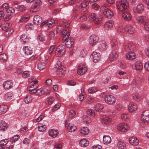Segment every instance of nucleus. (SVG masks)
<instances>
[{
  "instance_id": "f257e3e1",
  "label": "nucleus",
  "mask_w": 149,
  "mask_h": 149,
  "mask_svg": "<svg viewBox=\"0 0 149 149\" xmlns=\"http://www.w3.org/2000/svg\"><path fill=\"white\" fill-rule=\"evenodd\" d=\"M55 68L57 70V74H65L67 73L66 68L62 64L60 61L57 62L55 65Z\"/></svg>"
},
{
  "instance_id": "f03ea898",
  "label": "nucleus",
  "mask_w": 149,
  "mask_h": 149,
  "mask_svg": "<svg viewBox=\"0 0 149 149\" xmlns=\"http://www.w3.org/2000/svg\"><path fill=\"white\" fill-rule=\"evenodd\" d=\"M116 5L119 10L123 11L128 8L129 4L127 0H121L120 2L116 3Z\"/></svg>"
},
{
  "instance_id": "7ed1b4c3",
  "label": "nucleus",
  "mask_w": 149,
  "mask_h": 149,
  "mask_svg": "<svg viewBox=\"0 0 149 149\" xmlns=\"http://www.w3.org/2000/svg\"><path fill=\"white\" fill-rule=\"evenodd\" d=\"M65 51V46L64 45H59L56 49L55 55L57 57H60L64 54Z\"/></svg>"
},
{
  "instance_id": "20e7f679",
  "label": "nucleus",
  "mask_w": 149,
  "mask_h": 149,
  "mask_svg": "<svg viewBox=\"0 0 149 149\" xmlns=\"http://www.w3.org/2000/svg\"><path fill=\"white\" fill-rule=\"evenodd\" d=\"M63 38L62 41L64 42L65 41V47L68 48H70L72 47L74 43V38L72 37H70L69 38Z\"/></svg>"
},
{
  "instance_id": "39448f33",
  "label": "nucleus",
  "mask_w": 149,
  "mask_h": 149,
  "mask_svg": "<svg viewBox=\"0 0 149 149\" xmlns=\"http://www.w3.org/2000/svg\"><path fill=\"white\" fill-rule=\"evenodd\" d=\"M101 9L105 17L110 18L113 16V13L112 11L106 7L102 6L101 7Z\"/></svg>"
},
{
  "instance_id": "423d86ee",
  "label": "nucleus",
  "mask_w": 149,
  "mask_h": 149,
  "mask_svg": "<svg viewBox=\"0 0 149 149\" xmlns=\"http://www.w3.org/2000/svg\"><path fill=\"white\" fill-rule=\"evenodd\" d=\"M65 125L69 132H74L76 129V127L73 124H71L68 120H66L65 122Z\"/></svg>"
},
{
  "instance_id": "0eeeda50",
  "label": "nucleus",
  "mask_w": 149,
  "mask_h": 149,
  "mask_svg": "<svg viewBox=\"0 0 149 149\" xmlns=\"http://www.w3.org/2000/svg\"><path fill=\"white\" fill-rule=\"evenodd\" d=\"M117 128L122 132H126L129 129V127L127 124L121 123L117 125Z\"/></svg>"
},
{
  "instance_id": "6e6552de",
  "label": "nucleus",
  "mask_w": 149,
  "mask_h": 149,
  "mask_svg": "<svg viewBox=\"0 0 149 149\" xmlns=\"http://www.w3.org/2000/svg\"><path fill=\"white\" fill-rule=\"evenodd\" d=\"M141 119L142 121L144 123L148 122L149 121V110L145 111L141 116Z\"/></svg>"
},
{
  "instance_id": "1a4fd4ad",
  "label": "nucleus",
  "mask_w": 149,
  "mask_h": 149,
  "mask_svg": "<svg viewBox=\"0 0 149 149\" xmlns=\"http://www.w3.org/2000/svg\"><path fill=\"white\" fill-rule=\"evenodd\" d=\"M104 100L107 103L109 104H112L114 103L115 99L113 96L110 95H108L105 97Z\"/></svg>"
},
{
  "instance_id": "9d476101",
  "label": "nucleus",
  "mask_w": 149,
  "mask_h": 149,
  "mask_svg": "<svg viewBox=\"0 0 149 149\" xmlns=\"http://www.w3.org/2000/svg\"><path fill=\"white\" fill-rule=\"evenodd\" d=\"M91 56L92 58L93 61L95 63L99 61L101 58L100 54L96 52H93L92 53Z\"/></svg>"
},
{
  "instance_id": "9b49d317",
  "label": "nucleus",
  "mask_w": 149,
  "mask_h": 149,
  "mask_svg": "<svg viewBox=\"0 0 149 149\" xmlns=\"http://www.w3.org/2000/svg\"><path fill=\"white\" fill-rule=\"evenodd\" d=\"M99 40L98 37L95 35H92L90 36L89 39V43L91 45H94L97 43Z\"/></svg>"
},
{
  "instance_id": "f8f14e48",
  "label": "nucleus",
  "mask_w": 149,
  "mask_h": 149,
  "mask_svg": "<svg viewBox=\"0 0 149 149\" xmlns=\"http://www.w3.org/2000/svg\"><path fill=\"white\" fill-rule=\"evenodd\" d=\"M118 52L115 50L112 51L110 54L109 59L111 61H112L116 59L118 56Z\"/></svg>"
},
{
  "instance_id": "ddd939ff",
  "label": "nucleus",
  "mask_w": 149,
  "mask_h": 149,
  "mask_svg": "<svg viewBox=\"0 0 149 149\" xmlns=\"http://www.w3.org/2000/svg\"><path fill=\"white\" fill-rule=\"evenodd\" d=\"M87 68L84 66V65H79L77 70L78 74H85L87 71Z\"/></svg>"
},
{
  "instance_id": "4468645a",
  "label": "nucleus",
  "mask_w": 149,
  "mask_h": 149,
  "mask_svg": "<svg viewBox=\"0 0 149 149\" xmlns=\"http://www.w3.org/2000/svg\"><path fill=\"white\" fill-rule=\"evenodd\" d=\"M13 84L12 81L7 80L3 83V85L5 89H8L12 88Z\"/></svg>"
},
{
  "instance_id": "2eb2a0df",
  "label": "nucleus",
  "mask_w": 149,
  "mask_h": 149,
  "mask_svg": "<svg viewBox=\"0 0 149 149\" xmlns=\"http://www.w3.org/2000/svg\"><path fill=\"white\" fill-rule=\"evenodd\" d=\"M42 18L38 15H36L34 16L33 20V22L35 24L38 25L42 23Z\"/></svg>"
},
{
  "instance_id": "dca6fc26",
  "label": "nucleus",
  "mask_w": 149,
  "mask_h": 149,
  "mask_svg": "<svg viewBox=\"0 0 149 149\" xmlns=\"http://www.w3.org/2000/svg\"><path fill=\"white\" fill-rule=\"evenodd\" d=\"M129 142L132 145L134 146L137 145L139 144V141L135 137H131L129 139Z\"/></svg>"
},
{
  "instance_id": "f3484780",
  "label": "nucleus",
  "mask_w": 149,
  "mask_h": 149,
  "mask_svg": "<svg viewBox=\"0 0 149 149\" xmlns=\"http://www.w3.org/2000/svg\"><path fill=\"white\" fill-rule=\"evenodd\" d=\"M144 9V7L141 4H138L136 8H133V11L134 13L137 12L138 13L142 12Z\"/></svg>"
},
{
  "instance_id": "a211bd4d",
  "label": "nucleus",
  "mask_w": 149,
  "mask_h": 149,
  "mask_svg": "<svg viewBox=\"0 0 149 149\" xmlns=\"http://www.w3.org/2000/svg\"><path fill=\"white\" fill-rule=\"evenodd\" d=\"M137 105L133 103L129 104L128 106V110L130 112H132L135 111L137 108Z\"/></svg>"
},
{
  "instance_id": "6ab92c4d",
  "label": "nucleus",
  "mask_w": 149,
  "mask_h": 149,
  "mask_svg": "<svg viewBox=\"0 0 149 149\" xmlns=\"http://www.w3.org/2000/svg\"><path fill=\"white\" fill-rule=\"evenodd\" d=\"M135 58V55L134 52L132 51L129 52L126 55V58L129 60H132Z\"/></svg>"
},
{
  "instance_id": "aec40b11",
  "label": "nucleus",
  "mask_w": 149,
  "mask_h": 149,
  "mask_svg": "<svg viewBox=\"0 0 149 149\" xmlns=\"http://www.w3.org/2000/svg\"><path fill=\"white\" fill-rule=\"evenodd\" d=\"M123 17L126 21H129L131 18V15L130 14L127 13H123L122 14Z\"/></svg>"
},
{
  "instance_id": "412c9836",
  "label": "nucleus",
  "mask_w": 149,
  "mask_h": 149,
  "mask_svg": "<svg viewBox=\"0 0 149 149\" xmlns=\"http://www.w3.org/2000/svg\"><path fill=\"white\" fill-rule=\"evenodd\" d=\"M135 67L137 70L140 71L143 68V65L141 62L138 61L135 63Z\"/></svg>"
},
{
  "instance_id": "4be33fe9",
  "label": "nucleus",
  "mask_w": 149,
  "mask_h": 149,
  "mask_svg": "<svg viewBox=\"0 0 149 149\" xmlns=\"http://www.w3.org/2000/svg\"><path fill=\"white\" fill-rule=\"evenodd\" d=\"M58 133V130H56L54 129H51L49 132V134L51 136L54 138L57 136Z\"/></svg>"
},
{
  "instance_id": "5701e85b",
  "label": "nucleus",
  "mask_w": 149,
  "mask_h": 149,
  "mask_svg": "<svg viewBox=\"0 0 149 149\" xmlns=\"http://www.w3.org/2000/svg\"><path fill=\"white\" fill-rule=\"evenodd\" d=\"M111 142V139L109 136L104 135L103 137V143L106 144H108Z\"/></svg>"
},
{
  "instance_id": "b1692460",
  "label": "nucleus",
  "mask_w": 149,
  "mask_h": 149,
  "mask_svg": "<svg viewBox=\"0 0 149 149\" xmlns=\"http://www.w3.org/2000/svg\"><path fill=\"white\" fill-rule=\"evenodd\" d=\"M8 127V125L4 121H0V130L4 131Z\"/></svg>"
},
{
  "instance_id": "393cba45",
  "label": "nucleus",
  "mask_w": 149,
  "mask_h": 149,
  "mask_svg": "<svg viewBox=\"0 0 149 149\" xmlns=\"http://www.w3.org/2000/svg\"><path fill=\"white\" fill-rule=\"evenodd\" d=\"M80 133L83 135H87L89 132V130L87 127H84L80 130Z\"/></svg>"
},
{
  "instance_id": "a878e982",
  "label": "nucleus",
  "mask_w": 149,
  "mask_h": 149,
  "mask_svg": "<svg viewBox=\"0 0 149 149\" xmlns=\"http://www.w3.org/2000/svg\"><path fill=\"white\" fill-rule=\"evenodd\" d=\"M89 144V141L86 139H83L81 140L79 144L81 147H86L88 146Z\"/></svg>"
},
{
  "instance_id": "bb28decb",
  "label": "nucleus",
  "mask_w": 149,
  "mask_h": 149,
  "mask_svg": "<svg viewBox=\"0 0 149 149\" xmlns=\"http://www.w3.org/2000/svg\"><path fill=\"white\" fill-rule=\"evenodd\" d=\"M23 50L25 54L31 55L32 53V51L31 48L28 46H26L23 48Z\"/></svg>"
},
{
  "instance_id": "cd10ccee",
  "label": "nucleus",
  "mask_w": 149,
  "mask_h": 149,
  "mask_svg": "<svg viewBox=\"0 0 149 149\" xmlns=\"http://www.w3.org/2000/svg\"><path fill=\"white\" fill-rule=\"evenodd\" d=\"M125 30L127 31V32L129 34H132L134 33V29L131 26L127 25L126 26Z\"/></svg>"
},
{
  "instance_id": "c85d7f7f",
  "label": "nucleus",
  "mask_w": 149,
  "mask_h": 149,
  "mask_svg": "<svg viewBox=\"0 0 149 149\" xmlns=\"http://www.w3.org/2000/svg\"><path fill=\"white\" fill-rule=\"evenodd\" d=\"M103 107L102 104L97 103L96 104L94 107V110L96 111H101L103 109Z\"/></svg>"
},
{
  "instance_id": "c756f323",
  "label": "nucleus",
  "mask_w": 149,
  "mask_h": 149,
  "mask_svg": "<svg viewBox=\"0 0 149 149\" xmlns=\"http://www.w3.org/2000/svg\"><path fill=\"white\" fill-rule=\"evenodd\" d=\"M8 106L7 105L0 106V115L5 113L8 110Z\"/></svg>"
},
{
  "instance_id": "7c9ffc66",
  "label": "nucleus",
  "mask_w": 149,
  "mask_h": 149,
  "mask_svg": "<svg viewBox=\"0 0 149 149\" xmlns=\"http://www.w3.org/2000/svg\"><path fill=\"white\" fill-rule=\"evenodd\" d=\"M47 126L39 123L38 125V131L41 132H44L46 131L47 129Z\"/></svg>"
},
{
  "instance_id": "2f4dec72",
  "label": "nucleus",
  "mask_w": 149,
  "mask_h": 149,
  "mask_svg": "<svg viewBox=\"0 0 149 149\" xmlns=\"http://www.w3.org/2000/svg\"><path fill=\"white\" fill-rule=\"evenodd\" d=\"M102 122L105 124H108L111 122L110 118L108 117L104 116L102 118Z\"/></svg>"
},
{
  "instance_id": "473e14b6",
  "label": "nucleus",
  "mask_w": 149,
  "mask_h": 149,
  "mask_svg": "<svg viewBox=\"0 0 149 149\" xmlns=\"http://www.w3.org/2000/svg\"><path fill=\"white\" fill-rule=\"evenodd\" d=\"M99 48L102 50H105L106 47H107L106 42L104 41H102L100 42L99 45Z\"/></svg>"
},
{
  "instance_id": "72a5a7b5",
  "label": "nucleus",
  "mask_w": 149,
  "mask_h": 149,
  "mask_svg": "<svg viewBox=\"0 0 149 149\" xmlns=\"http://www.w3.org/2000/svg\"><path fill=\"white\" fill-rule=\"evenodd\" d=\"M124 49L125 51L126 52H129L132 51L133 50V48H132V46L130 44H127L125 46Z\"/></svg>"
},
{
  "instance_id": "f704fd0d",
  "label": "nucleus",
  "mask_w": 149,
  "mask_h": 149,
  "mask_svg": "<svg viewBox=\"0 0 149 149\" xmlns=\"http://www.w3.org/2000/svg\"><path fill=\"white\" fill-rule=\"evenodd\" d=\"M117 146L119 149H125L126 148V145L125 143L119 141L118 143Z\"/></svg>"
},
{
  "instance_id": "c9c22d12",
  "label": "nucleus",
  "mask_w": 149,
  "mask_h": 149,
  "mask_svg": "<svg viewBox=\"0 0 149 149\" xmlns=\"http://www.w3.org/2000/svg\"><path fill=\"white\" fill-rule=\"evenodd\" d=\"M54 100V97L51 96L47 98L46 103L47 104L50 105L53 103Z\"/></svg>"
},
{
  "instance_id": "e433bc0d",
  "label": "nucleus",
  "mask_w": 149,
  "mask_h": 149,
  "mask_svg": "<svg viewBox=\"0 0 149 149\" xmlns=\"http://www.w3.org/2000/svg\"><path fill=\"white\" fill-rule=\"evenodd\" d=\"M39 7L38 5L34 4L30 8V11L32 12H36L39 10Z\"/></svg>"
},
{
  "instance_id": "4c0bfd02",
  "label": "nucleus",
  "mask_w": 149,
  "mask_h": 149,
  "mask_svg": "<svg viewBox=\"0 0 149 149\" xmlns=\"http://www.w3.org/2000/svg\"><path fill=\"white\" fill-rule=\"evenodd\" d=\"M37 68L40 70H42L46 67V64L43 62H41L37 65Z\"/></svg>"
},
{
  "instance_id": "58836bf2",
  "label": "nucleus",
  "mask_w": 149,
  "mask_h": 149,
  "mask_svg": "<svg viewBox=\"0 0 149 149\" xmlns=\"http://www.w3.org/2000/svg\"><path fill=\"white\" fill-rule=\"evenodd\" d=\"M32 100L31 96L30 95H27L24 99V101L26 104H28Z\"/></svg>"
},
{
  "instance_id": "ea45409f",
  "label": "nucleus",
  "mask_w": 149,
  "mask_h": 149,
  "mask_svg": "<svg viewBox=\"0 0 149 149\" xmlns=\"http://www.w3.org/2000/svg\"><path fill=\"white\" fill-rule=\"evenodd\" d=\"M102 18L100 17H98L96 16L95 19L94 20V23L96 24H99L102 22Z\"/></svg>"
},
{
  "instance_id": "a19ab883",
  "label": "nucleus",
  "mask_w": 149,
  "mask_h": 149,
  "mask_svg": "<svg viewBox=\"0 0 149 149\" xmlns=\"http://www.w3.org/2000/svg\"><path fill=\"white\" fill-rule=\"evenodd\" d=\"M13 96V94L9 93L6 95L5 98L7 101H9L12 99Z\"/></svg>"
},
{
  "instance_id": "79ce46f5",
  "label": "nucleus",
  "mask_w": 149,
  "mask_h": 149,
  "mask_svg": "<svg viewBox=\"0 0 149 149\" xmlns=\"http://www.w3.org/2000/svg\"><path fill=\"white\" fill-rule=\"evenodd\" d=\"M111 44L114 48H117L118 47V43L116 39H113L111 40Z\"/></svg>"
},
{
  "instance_id": "37998d69",
  "label": "nucleus",
  "mask_w": 149,
  "mask_h": 149,
  "mask_svg": "<svg viewBox=\"0 0 149 149\" xmlns=\"http://www.w3.org/2000/svg\"><path fill=\"white\" fill-rule=\"evenodd\" d=\"M20 39L21 41L23 42L24 43H25L28 40V38H27V36L25 34L22 35L21 36Z\"/></svg>"
},
{
  "instance_id": "c03bdc74",
  "label": "nucleus",
  "mask_w": 149,
  "mask_h": 149,
  "mask_svg": "<svg viewBox=\"0 0 149 149\" xmlns=\"http://www.w3.org/2000/svg\"><path fill=\"white\" fill-rule=\"evenodd\" d=\"M6 12L7 14L12 15V14H14L15 10L13 8L10 7L8 8L7 10H6Z\"/></svg>"
},
{
  "instance_id": "a18cd8bd",
  "label": "nucleus",
  "mask_w": 149,
  "mask_h": 149,
  "mask_svg": "<svg viewBox=\"0 0 149 149\" xmlns=\"http://www.w3.org/2000/svg\"><path fill=\"white\" fill-rule=\"evenodd\" d=\"M7 59V56L6 54H2L0 55V60L4 62Z\"/></svg>"
},
{
  "instance_id": "49530a36",
  "label": "nucleus",
  "mask_w": 149,
  "mask_h": 149,
  "mask_svg": "<svg viewBox=\"0 0 149 149\" xmlns=\"http://www.w3.org/2000/svg\"><path fill=\"white\" fill-rule=\"evenodd\" d=\"M125 31V29L124 28L123 26L119 27L117 29V31L118 33L122 35L124 33Z\"/></svg>"
},
{
  "instance_id": "de8ad7c7",
  "label": "nucleus",
  "mask_w": 149,
  "mask_h": 149,
  "mask_svg": "<svg viewBox=\"0 0 149 149\" xmlns=\"http://www.w3.org/2000/svg\"><path fill=\"white\" fill-rule=\"evenodd\" d=\"M133 99L137 101H139L140 100V95L137 93H135L132 95Z\"/></svg>"
},
{
  "instance_id": "09e8293b",
  "label": "nucleus",
  "mask_w": 149,
  "mask_h": 149,
  "mask_svg": "<svg viewBox=\"0 0 149 149\" xmlns=\"http://www.w3.org/2000/svg\"><path fill=\"white\" fill-rule=\"evenodd\" d=\"M44 93V91L43 88H41L38 90L36 89V95L38 96H41Z\"/></svg>"
},
{
  "instance_id": "8fccbe9b",
  "label": "nucleus",
  "mask_w": 149,
  "mask_h": 149,
  "mask_svg": "<svg viewBox=\"0 0 149 149\" xmlns=\"http://www.w3.org/2000/svg\"><path fill=\"white\" fill-rule=\"evenodd\" d=\"M96 16V15L94 13H91L88 16V19L89 21L93 20L94 21V20L95 19V18Z\"/></svg>"
},
{
  "instance_id": "3c124183",
  "label": "nucleus",
  "mask_w": 149,
  "mask_h": 149,
  "mask_svg": "<svg viewBox=\"0 0 149 149\" xmlns=\"http://www.w3.org/2000/svg\"><path fill=\"white\" fill-rule=\"evenodd\" d=\"M144 17L143 16L138 17L136 18V20L138 22L141 23L143 22L144 24L146 22L144 19Z\"/></svg>"
},
{
  "instance_id": "603ef678",
  "label": "nucleus",
  "mask_w": 149,
  "mask_h": 149,
  "mask_svg": "<svg viewBox=\"0 0 149 149\" xmlns=\"http://www.w3.org/2000/svg\"><path fill=\"white\" fill-rule=\"evenodd\" d=\"M19 138V135H16L13 136L12 138L10 140L11 142H15L17 141L18 139Z\"/></svg>"
},
{
  "instance_id": "864d4df0",
  "label": "nucleus",
  "mask_w": 149,
  "mask_h": 149,
  "mask_svg": "<svg viewBox=\"0 0 149 149\" xmlns=\"http://www.w3.org/2000/svg\"><path fill=\"white\" fill-rule=\"evenodd\" d=\"M97 90L95 87L89 88L88 90V92L90 93H93L97 91Z\"/></svg>"
},
{
  "instance_id": "5fc2aeb1",
  "label": "nucleus",
  "mask_w": 149,
  "mask_h": 149,
  "mask_svg": "<svg viewBox=\"0 0 149 149\" xmlns=\"http://www.w3.org/2000/svg\"><path fill=\"white\" fill-rule=\"evenodd\" d=\"M8 142L7 139H4L0 141V145L3 146V147L5 148V146L7 144Z\"/></svg>"
},
{
  "instance_id": "6e6d98bb",
  "label": "nucleus",
  "mask_w": 149,
  "mask_h": 149,
  "mask_svg": "<svg viewBox=\"0 0 149 149\" xmlns=\"http://www.w3.org/2000/svg\"><path fill=\"white\" fill-rule=\"evenodd\" d=\"M17 8L18 10L20 12H23L26 9V7L25 6L22 5L18 6Z\"/></svg>"
},
{
  "instance_id": "4d7b16f0",
  "label": "nucleus",
  "mask_w": 149,
  "mask_h": 149,
  "mask_svg": "<svg viewBox=\"0 0 149 149\" xmlns=\"http://www.w3.org/2000/svg\"><path fill=\"white\" fill-rule=\"evenodd\" d=\"M62 37H63V38H69V36L70 35V32H68V33L64 32V31H62Z\"/></svg>"
},
{
  "instance_id": "13d9d810",
  "label": "nucleus",
  "mask_w": 149,
  "mask_h": 149,
  "mask_svg": "<svg viewBox=\"0 0 149 149\" xmlns=\"http://www.w3.org/2000/svg\"><path fill=\"white\" fill-rule=\"evenodd\" d=\"M144 26L145 30L149 31V22L148 20H146V22L144 24Z\"/></svg>"
},
{
  "instance_id": "bf43d9fd",
  "label": "nucleus",
  "mask_w": 149,
  "mask_h": 149,
  "mask_svg": "<svg viewBox=\"0 0 149 149\" xmlns=\"http://www.w3.org/2000/svg\"><path fill=\"white\" fill-rule=\"evenodd\" d=\"M61 105L60 104L58 103L56 104L52 108V111L54 112L55 111L57 110L59 108Z\"/></svg>"
},
{
  "instance_id": "052dcab7",
  "label": "nucleus",
  "mask_w": 149,
  "mask_h": 149,
  "mask_svg": "<svg viewBox=\"0 0 149 149\" xmlns=\"http://www.w3.org/2000/svg\"><path fill=\"white\" fill-rule=\"evenodd\" d=\"M88 4V2L86 1H85L81 3L80 6L81 8H85Z\"/></svg>"
},
{
  "instance_id": "680f3d73",
  "label": "nucleus",
  "mask_w": 149,
  "mask_h": 149,
  "mask_svg": "<svg viewBox=\"0 0 149 149\" xmlns=\"http://www.w3.org/2000/svg\"><path fill=\"white\" fill-rule=\"evenodd\" d=\"M87 114L89 116H92L93 117H94L95 116V114L94 111L92 109H88L86 111Z\"/></svg>"
},
{
  "instance_id": "e2e57ef3",
  "label": "nucleus",
  "mask_w": 149,
  "mask_h": 149,
  "mask_svg": "<svg viewBox=\"0 0 149 149\" xmlns=\"http://www.w3.org/2000/svg\"><path fill=\"white\" fill-rule=\"evenodd\" d=\"M69 117L72 118L75 115L76 113L75 111L73 110H71L68 112Z\"/></svg>"
},
{
  "instance_id": "0e129e2a",
  "label": "nucleus",
  "mask_w": 149,
  "mask_h": 149,
  "mask_svg": "<svg viewBox=\"0 0 149 149\" xmlns=\"http://www.w3.org/2000/svg\"><path fill=\"white\" fill-rule=\"evenodd\" d=\"M37 87V86H35V88H32V89H29L28 91H29L30 94H33L34 93H36V89Z\"/></svg>"
},
{
  "instance_id": "69168bd1",
  "label": "nucleus",
  "mask_w": 149,
  "mask_h": 149,
  "mask_svg": "<svg viewBox=\"0 0 149 149\" xmlns=\"http://www.w3.org/2000/svg\"><path fill=\"white\" fill-rule=\"evenodd\" d=\"M13 32V29H9L8 30H7L5 32V34L6 36H8L11 34Z\"/></svg>"
},
{
  "instance_id": "338daca9",
  "label": "nucleus",
  "mask_w": 149,
  "mask_h": 149,
  "mask_svg": "<svg viewBox=\"0 0 149 149\" xmlns=\"http://www.w3.org/2000/svg\"><path fill=\"white\" fill-rule=\"evenodd\" d=\"M8 8H9L8 7V5L7 3H4L1 6L3 10L4 11H6V10H7Z\"/></svg>"
},
{
  "instance_id": "774afa93",
  "label": "nucleus",
  "mask_w": 149,
  "mask_h": 149,
  "mask_svg": "<svg viewBox=\"0 0 149 149\" xmlns=\"http://www.w3.org/2000/svg\"><path fill=\"white\" fill-rule=\"evenodd\" d=\"M94 100V99L93 97H89L86 100V102L88 104H90L92 103Z\"/></svg>"
}]
</instances>
